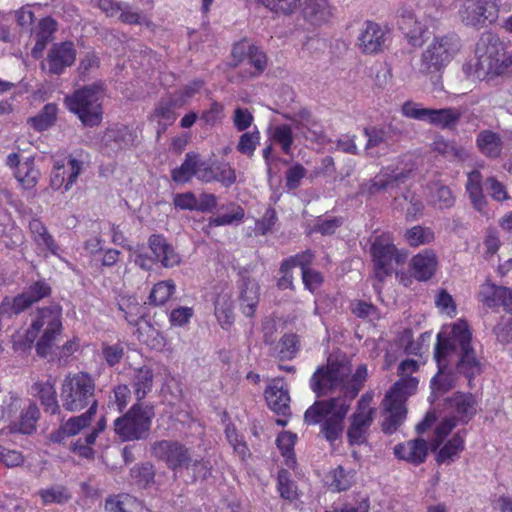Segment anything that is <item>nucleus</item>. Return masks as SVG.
<instances>
[{"mask_svg":"<svg viewBox=\"0 0 512 512\" xmlns=\"http://www.w3.org/2000/svg\"><path fill=\"white\" fill-rule=\"evenodd\" d=\"M299 338L296 334L289 333L282 336L279 342L278 356L281 360L293 359L299 351Z\"/></svg>","mask_w":512,"mask_h":512,"instance_id":"nucleus-49","label":"nucleus"},{"mask_svg":"<svg viewBox=\"0 0 512 512\" xmlns=\"http://www.w3.org/2000/svg\"><path fill=\"white\" fill-rule=\"evenodd\" d=\"M483 176L479 170H473L467 174L465 184L466 192L475 210L483 215L488 214V201L483 194Z\"/></svg>","mask_w":512,"mask_h":512,"instance_id":"nucleus-24","label":"nucleus"},{"mask_svg":"<svg viewBox=\"0 0 512 512\" xmlns=\"http://www.w3.org/2000/svg\"><path fill=\"white\" fill-rule=\"evenodd\" d=\"M148 245L155 260L160 262L163 267L172 268L180 264L179 254L162 235H151L148 239Z\"/></svg>","mask_w":512,"mask_h":512,"instance_id":"nucleus-23","label":"nucleus"},{"mask_svg":"<svg viewBox=\"0 0 512 512\" xmlns=\"http://www.w3.org/2000/svg\"><path fill=\"white\" fill-rule=\"evenodd\" d=\"M366 365H359L352 374L348 362L328 361L326 366L318 367L310 379V388L317 397L339 392L346 399H353L363 387L367 378Z\"/></svg>","mask_w":512,"mask_h":512,"instance_id":"nucleus-2","label":"nucleus"},{"mask_svg":"<svg viewBox=\"0 0 512 512\" xmlns=\"http://www.w3.org/2000/svg\"><path fill=\"white\" fill-rule=\"evenodd\" d=\"M367 137L365 152L368 156H374L373 150L381 145H388L391 140V128L366 127L363 130Z\"/></svg>","mask_w":512,"mask_h":512,"instance_id":"nucleus-36","label":"nucleus"},{"mask_svg":"<svg viewBox=\"0 0 512 512\" xmlns=\"http://www.w3.org/2000/svg\"><path fill=\"white\" fill-rule=\"evenodd\" d=\"M131 475L135 479L136 483L141 487H146L154 480L153 467L150 464H143L135 466L131 470Z\"/></svg>","mask_w":512,"mask_h":512,"instance_id":"nucleus-57","label":"nucleus"},{"mask_svg":"<svg viewBox=\"0 0 512 512\" xmlns=\"http://www.w3.org/2000/svg\"><path fill=\"white\" fill-rule=\"evenodd\" d=\"M75 59L76 49L74 43L65 41L56 43L50 48L41 66L49 74L60 75L67 67L73 65Z\"/></svg>","mask_w":512,"mask_h":512,"instance_id":"nucleus-18","label":"nucleus"},{"mask_svg":"<svg viewBox=\"0 0 512 512\" xmlns=\"http://www.w3.org/2000/svg\"><path fill=\"white\" fill-rule=\"evenodd\" d=\"M284 118L291 121L294 129L306 140L317 143L324 140V128L309 110L301 109L293 115L285 114Z\"/></svg>","mask_w":512,"mask_h":512,"instance_id":"nucleus-20","label":"nucleus"},{"mask_svg":"<svg viewBox=\"0 0 512 512\" xmlns=\"http://www.w3.org/2000/svg\"><path fill=\"white\" fill-rule=\"evenodd\" d=\"M372 397L361 396L354 413L350 416L347 439L350 445L367 442L368 430L374 421L376 410L371 406Z\"/></svg>","mask_w":512,"mask_h":512,"instance_id":"nucleus-14","label":"nucleus"},{"mask_svg":"<svg viewBox=\"0 0 512 512\" xmlns=\"http://www.w3.org/2000/svg\"><path fill=\"white\" fill-rule=\"evenodd\" d=\"M39 409L35 404H30L21 416L20 430L23 433H31L39 418Z\"/></svg>","mask_w":512,"mask_h":512,"instance_id":"nucleus-58","label":"nucleus"},{"mask_svg":"<svg viewBox=\"0 0 512 512\" xmlns=\"http://www.w3.org/2000/svg\"><path fill=\"white\" fill-rule=\"evenodd\" d=\"M314 258V254L311 250H306L302 253H299L295 256H292L286 260H284V268L286 267H296L299 266L302 269V272L304 270L310 269L308 266L311 264L312 260Z\"/></svg>","mask_w":512,"mask_h":512,"instance_id":"nucleus-63","label":"nucleus"},{"mask_svg":"<svg viewBox=\"0 0 512 512\" xmlns=\"http://www.w3.org/2000/svg\"><path fill=\"white\" fill-rule=\"evenodd\" d=\"M14 175L25 189H32L38 183L40 172L34 167V159L28 158L15 170Z\"/></svg>","mask_w":512,"mask_h":512,"instance_id":"nucleus-42","label":"nucleus"},{"mask_svg":"<svg viewBox=\"0 0 512 512\" xmlns=\"http://www.w3.org/2000/svg\"><path fill=\"white\" fill-rule=\"evenodd\" d=\"M485 188L488 194L496 201L501 202L509 198L505 185L493 176L486 179Z\"/></svg>","mask_w":512,"mask_h":512,"instance_id":"nucleus-60","label":"nucleus"},{"mask_svg":"<svg viewBox=\"0 0 512 512\" xmlns=\"http://www.w3.org/2000/svg\"><path fill=\"white\" fill-rule=\"evenodd\" d=\"M503 286H497L493 283H484L479 291L480 301L489 308L500 306V298L502 297Z\"/></svg>","mask_w":512,"mask_h":512,"instance_id":"nucleus-47","label":"nucleus"},{"mask_svg":"<svg viewBox=\"0 0 512 512\" xmlns=\"http://www.w3.org/2000/svg\"><path fill=\"white\" fill-rule=\"evenodd\" d=\"M456 426V419L454 417L443 419L435 429V438L432 440L430 447L432 451L439 448L446 436Z\"/></svg>","mask_w":512,"mask_h":512,"instance_id":"nucleus-54","label":"nucleus"},{"mask_svg":"<svg viewBox=\"0 0 512 512\" xmlns=\"http://www.w3.org/2000/svg\"><path fill=\"white\" fill-rule=\"evenodd\" d=\"M476 144L479 151L488 158H498L503 149L501 136L491 130H482L477 134Z\"/></svg>","mask_w":512,"mask_h":512,"instance_id":"nucleus-33","label":"nucleus"},{"mask_svg":"<svg viewBox=\"0 0 512 512\" xmlns=\"http://www.w3.org/2000/svg\"><path fill=\"white\" fill-rule=\"evenodd\" d=\"M154 382L153 369L148 365H142L133 369L131 386L137 402L142 400L151 392Z\"/></svg>","mask_w":512,"mask_h":512,"instance_id":"nucleus-29","label":"nucleus"},{"mask_svg":"<svg viewBox=\"0 0 512 512\" xmlns=\"http://www.w3.org/2000/svg\"><path fill=\"white\" fill-rule=\"evenodd\" d=\"M405 237L410 246L418 247L432 242L434 240V232L430 228L414 226L407 230Z\"/></svg>","mask_w":512,"mask_h":512,"instance_id":"nucleus-50","label":"nucleus"},{"mask_svg":"<svg viewBox=\"0 0 512 512\" xmlns=\"http://www.w3.org/2000/svg\"><path fill=\"white\" fill-rule=\"evenodd\" d=\"M370 251L374 264V275L379 282L384 281L395 271V265H401L407 259V254L398 251L387 235L376 237Z\"/></svg>","mask_w":512,"mask_h":512,"instance_id":"nucleus-12","label":"nucleus"},{"mask_svg":"<svg viewBox=\"0 0 512 512\" xmlns=\"http://www.w3.org/2000/svg\"><path fill=\"white\" fill-rule=\"evenodd\" d=\"M265 399L268 406L277 414H289L290 396L283 382L273 381L265 390Z\"/></svg>","mask_w":512,"mask_h":512,"instance_id":"nucleus-25","label":"nucleus"},{"mask_svg":"<svg viewBox=\"0 0 512 512\" xmlns=\"http://www.w3.org/2000/svg\"><path fill=\"white\" fill-rule=\"evenodd\" d=\"M461 49V40L455 33L435 36L422 51L417 63V72L433 78L440 74Z\"/></svg>","mask_w":512,"mask_h":512,"instance_id":"nucleus-6","label":"nucleus"},{"mask_svg":"<svg viewBox=\"0 0 512 512\" xmlns=\"http://www.w3.org/2000/svg\"><path fill=\"white\" fill-rule=\"evenodd\" d=\"M419 368L418 362L413 359L402 361L398 367L400 379L386 393L383 401L382 430L386 434L394 433L404 422L407 415L405 402L414 394L418 380L411 375Z\"/></svg>","mask_w":512,"mask_h":512,"instance_id":"nucleus-3","label":"nucleus"},{"mask_svg":"<svg viewBox=\"0 0 512 512\" xmlns=\"http://www.w3.org/2000/svg\"><path fill=\"white\" fill-rule=\"evenodd\" d=\"M436 267V256L430 251L419 253L411 260L412 274L419 281L430 279L434 275Z\"/></svg>","mask_w":512,"mask_h":512,"instance_id":"nucleus-31","label":"nucleus"},{"mask_svg":"<svg viewBox=\"0 0 512 512\" xmlns=\"http://www.w3.org/2000/svg\"><path fill=\"white\" fill-rule=\"evenodd\" d=\"M293 128V124H279L270 130L271 140L279 145L282 152L286 155L292 154V148L295 140Z\"/></svg>","mask_w":512,"mask_h":512,"instance_id":"nucleus-35","label":"nucleus"},{"mask_svg":"<svg viewBox=\"0 0 512 512\" xmlns=\"http://www.w3.org/2000/svg\"><path fill=\"white\" fill-rule=\"evenodd\" d=\"M62 309L53 304L37 310L29 329L26 331L25 340L30 347L35 340L37 354L41 357L48 356L62 331Z\"/></svg>","mask_w":512,"mask_h":512,"instance_id":"nucleus-5","label":"nucleus"},{"mask_svg":"<svg viewBox=\"0 0 512 512\" xmlns=\"http://www.w3.org/2000/svg\"><path fill=\"white\" fill-rule=\"evenodd\" d=\"M50 293L51 288L46 282L37 281L15 297L6 296L0 303V312L8 318L18 315Z\"/></svg>","mask_w":512,"mask_h":512,"instance_id":"nucleus-15","label":"nucleus"},{"mask_svg":"<svg viewBox=\"0 0 512 512\" xmlns=\"http://www.w3.org/2000/svg\"><path fill=\"white\" fill-rule=\"evenodd\" d=\"M359 48L367 54L377 53L385 42V33L381 27L373 22H367L358 37Z\"/></svg>","mask_w":512,"mask_h":512,"instance_id":"nucleus-27","label":"nucleus"},{"mask_svg":"<svg viewBox=\"0 0 512 512\" xmlns=\"http://www.w3.org/2000/svg\"><path fill=\"white\" fill-rule=\"evenodd\" d=\"M464 449V437L456 433L438 452L436 460L438 463L453 461Z\"/></svg>","mask_w":512,"mask_h":512,"instance_id":"nucleus-45","label":"nucleus"},{"mask_svg":"<svg viewBox=\"0 0 512 512\" xmlns=\"http://www.w3.org/2000/svg\"><path fill=\"white\" fill-rule=\"evenodd\" d=\"M151 449L153 455L165 462L167 467L174 472L192 466L195 472H200L203 469V476L205 477L209 469L206 462L202 459H194L191 455V449L178 441H157Z\"/></svg>","mask_w":512,"mask_h":512,"instance_id":"nucleus-11","label":"nucleus"},{"mask_svg":"<svg viewBox=\"0 0 512 512\" xmlns=\"http://www.w3.org/2000/svg\"><path fill=\"white\" fill-rule=\"evenodd\" d=\"M472 334L465 321L456 322L446 335H437L435 359L438 373L431 380L432 393L438 397L455 386L456 376L449 368L455 362L458 373L471 379L482 372V364L471 345Z\"/></svg>","mask_w":512,"mask_h":512,"instance_id":"nucleus-1","label":"nucleus"},{"mask_svg":"<svg viewBox=\"0 0 512 512\" xmlns=\"http://www.w3.org/2000/svg\"><path fill=\"white\" fill-rule=\"evenodd\" d=\"M57 106L53 103L46 104L34 117H30L27 123L36 131L42 132L51 127L56 121Z\"/></svg>","mask_w":512,"mask_h":512,"instance_id":"nucleus-41","label":"nucleus"},{"mask_svg":"<svg viewBox=\"0 0 512 512\" xmlns=\"http://www.w3.org/2000/svg\"><path fill=\"white\" fill-rule=\"evenodd\" d=\"M103 91L100 86H85L67 96L65 102L69 110L76 115L84 125L97 126L102 120L101 101Z\"/></svg>","mask_w":512,"mask_h":512,"instance_id":"nucleus-10","label":"nucleus"},{"mask_svg":"<svg viewBox=\"0 0 512 512\" xmlns=\"http://www.w3.org/2000/svg\"><path fill=\"white\" fill-rule=\"evenodd\" d=\"M458 16L465 26L484 27L496 17L495 0H461Z\"/></svg>","mask_w":512,"mask_h":512,"instance_id":"nucleus-16","label":"nucleus"},{"mask_svg":"<svg viewBox=\"0 0 512 512\" xmlns=\"http://www.w3.org/2000/svg\"><path fill=\"white\" fill-rule=\"evenodd\" d=\"M197 153L189 152L185 155L182 164L171 171V178L176 183H188L196 176Z\"/></svg>","mask_w":512,"mask_h":512,"instance_id":"nucleus-40","label":"nucleus"},{"mask_svg":"<svg viewBox=\"0 0 512 512\" xmlns=\"http://www.w3.org/2000/svg\"><path fill=\"white\" fill-rule=\"evenodd\" d=\"M154 407L136 402L122 416L114 420V432L122 441H139L149 436Z\"/></svg>","mask_w":512,"mask_h":512,"instance_id":"nucleus-9","label":"nucleus"},{"mask_svg":"<svg viewBox=\"0 0 512 512\" xmlns=\"http://www.w3.org/2000/svg\"><path fill=\"white\" fill-rule=\"evenodd\" d=\"M435 18L426 15L421 10L418 13L409 9H403L400 14V28L406 35L408 42L414 47H420L428 30V24H432Z\"/></svg>","mask_w":512,"mask_h":512,"instance_id":"nucleus-17","label":"nucleus"},{"mask_svg":"<svg viewBox=\"0 0 512 512\" xmlns=\"http://www.w3.org/2000/svg\"><path fill=\"white\" fill-rule=\"evenodd\" d=\"M394 452L398 458L418 465L425 461L428 454V445L423 439L409 440L396 445Z\"/></svg>","mask_w":512,"mask_h":512,"instance_id":"nucleus-28","label":"nucleus"},{"mask_svg":"<svg viewBox=\"0 0 512 512\" xmlns=\"http://www.w3.org/2000/svg\"><path fill=\"white\" fill-rule=\"evenodd\" d=\"M402 113L408 118L428 121L442 129L454 128L462 117V112L458 108L429 109L411 101L403 104Z\"/></svg>","mask_w":512,"mask_h":512,"instance_id":"nucleus-13","label":"nucleus"},{"mask_svg":"<svg viewBox=\"0 0 512 512\" xmlns=\"http://www.w3.org/2000/svg\"><path fill=\"white\" fill-rule=\"evenodd\" d=\"M410 172V170L397 173L381 171L371 180L361 183L359 185L358 194L371 197L381 191L397 187L400 183H403L404 180L409 177Z\"/></svg>","mask_w":512,"mask_h":512,"instance_id":"nucleus-21","label":"nucleus"},{"mask_svg":"<svg viewBox=\"0 0 512 512\" xmlns=\"http://www.w3.org/2000/svg\"><path fill=\"white\" fill-rule=\"evenodd\" d=\"M477 69L484 74L503 75L512 67V52L505 51L504 43L491 32L481 35L476 44Z\"/></svg>","mask_w":512,"mask_h":512,"instance_id":"nucleus-7","label":"nucleus"},{"mask_svg":"<svg viewBox=\"0 0 512 512\" xmlns=\"http://www.w3.org/2000/svg\"><path fill=\"white\" fill-rule=\"evenodd\" d=\"M176 290L172 280H164L156 283L149 295V304L160 306L165 304Z\"/></svg>","mask_w":512,"mask_h":512,"instance_id":"nucleus-44","label":"nucleus"},{"mask_svg":"<svg viewBox=\"0 0 512 512\" xmlns=\"http://www.w3.org/2000/svg\"><path fill=\"white\" fill-rule=\"evenodd\" d=\"M215 181L220 182L223 186L229 187L236 182L235 169L229 163H218L215 166Z\"/></svg>","mask_w":512,"mask_h":512,"instance_id":"nucleus-56","label":"nucleus"},{"mask_svg":"<svg viewBox=\"0 0 512 512\" xmlns=\"http://www.w3.org/2000/svg\"><path fill=\"white\" fill-rule=\"evenodd\" d=\"M331 478L330 486L335 491H345L349 489L354 482V472L352 470L346 471L342 466H338L332 471Z\"/></svg>","mask_w":512,"mask_h":512,"instance_id":"nucleus-51","label":"nucleus"},{"mask_svg":"<svg viewBox=\"0 0 512 512\" xmlns=\"http://www.w3.org/2000/svg\"><path fill=\"white\" fill-rule=\"evenodd\" d=\"M259 285L249 277H243L240 284V303L245 316L252 317L255 314L259 302Z\"/></svg>","mask_w":512,"mask_h":512,"instance_id":"nucleus-30","label":"nucleus"},{"mask_svg":"<svg viewBox=\"0 0 512 512\" xmlns=\"http://www.w3.org/2000/svg\"><path fill=\"white\" fill-rule=\"evenodd\" d=\"M42 503L44 505L49 504H63L70 499V494L67 489L61 485H54L46 489H41L38 492Z\"/></svg>","mask_w":512,"mask_h":512,"instance_id":"nucleus-46","label":"nucleus"},{"mask_svg":"<svg viewBox=\"0 0 512 512\" xmlns=\"http://www.w3.org/2000/svg\"><path fill=\"white\" fill-rule=\"evenodd\" d=\"M57 30V23L52 18H44L39 22L35 34L36 43L32 49V55L38 57L46 45L51 41L53 33Z\"/></svg>","mask_w":512,"mask_h":512,"instance_id":"nucleus-38","label":"nucleus"},{"mask_svg":"<svg viewBox=\"0 0 512 512\" xmlns=\"http://www.w3.org/2000/svg\"><path fill=\"white\" fill-rule=\"evenodd\" d=\"M258 4L263 5L274 12L290 13L296 6L298 0H255Z\"/></svg>","mask_w":512,"mask_h":512,"instance_id":"nucleus-61","label":"nucleus"},{"mask_svg":"<svg viewBox=\"0 0 512 512\" xmlns=\"http://www.w3.org/2000/svg\"><path fill=\"white\" fill-rule=\"evenodd\" d=\"M183 102H179L174 98H166L159 101L151 114L150 119L158 124L157 135L163 133L166 128L173 124L176 119L175 109L180 107Z\"/></svg>","mask_w":512,"mask_h":512,"instance_id":"nucleus-26","label":"nucleus"},{"mask_svg":"<svg viewBox=\"0 0 512 512\" xmlns=\"http://www.w3.org/2000/svg\"><path fill=\"white\" fill-rule=\"evenodd\" d=\"M452 406L455 408L460 420L467 423L476 413V401L472 394H456L451 399Z\"/></svg>","mask_w":512,"mask_h":512,"instance_id":"nucleus-43","label":"nucleus"},{"mask_svg":"<svg viewBox=\"0 0 512 512\" xmlns=\"http://www.w3.org/2000/svg\"><path fill=\"white\" fill-rule=\"evenodd\" d=\"M93 414L89 411L86 413L71 417L65 422L58 431L51 434V440L53 442H62L65 437H70L78 434L83 428L89 425Z\"/></svg>","mask_w":512,"mask_h":512,"instance_id":"nucleus-34","label":"nucleus"},{"mask_svg":"<svg viewBox=\"0 0 512 512\" xmlns=\"http://www.w3.org/2000/svg\"><path fill=\"white\" fill-rule=\"evenodd\" d=\"M196 177L204 183H211L215 181V166L204 161L201 156H197Z\"/></svg>","mask_w":512,"mask_h":512,"instance_id":"nucleus-62","label":"nucleus"},{"mask_svg":"<svg viewBox=\"0 0 512 512\" xmlns=\"http://www.w3.org/2000/svg\"><path fill=\"white\" fill-rule=\"evenodd\" d=\"M29 226L37 244L44 246L52 253H56L57 245L53 237L48 233L46 227L38 220L31 221Z\"/></svg>","mask_w":512,"mask_h":512,"instance_id":"nucleus-48","label":"nucleus"},{"mask_svg":"<svg viewBox=\"0 0 512 512\" xmlns=\"http://www.w3.org/2000/svg\"><path fill=\"white\" fill-rule=\"evenodd\" d=\"M278 490L284 499L293 500L296 497V486L287 470H280L278 473Z\"/></svg>","mask_w":512,"mask_h":512,"instance_id":"nucleus-55","label":"nucleus"},{"mask_svg":"<svg viewBox=\"0 0 512 512\" xmlns=\"http://www.w3.org/2000/svg\"><path fill=\"white\" fill-rule=\"evenodd\" d=\"M259 140L260 133L257 130L243 133L237 144V151L251 157L259 144Z\"/></svg>","mask_w":512,"mask_h":512,"instance_id":"nucleus-53","label":"nucleus"},{"mask_svg":"<svg viewBox=\"0 0 512 512\" xmlns=\"http://www.w3.org/2000/svg\"><path fill=\"white\" fill-rule=\"evenodd\" d=\"M304 14L314 23H323L332 16L331 8L326 0H306Z\"/></svg>","mask_w":512,"mask_h":512,"instance_id":"nucleus-39","label":"nucleus"},{"mask_svg":"<svg viewBox=\"0 0 512 512\" xmlns=\"http://www.w3.org/2000/svg\"><path fill=\"white\" fill-rule=\"evenodd\" d=\"M61 401L65 410L75 412L89 406L90 414L96 413L94 379L84 372L67 376L62 384Z\"/></svg>","mask_w":512,"mask_h":512,"instance_id":"nucleus-8","label":"nucleus"},{"mask_svg":"<svg viewBox=\"0 0 512 512\" xmlns=\"http://www.w3.org/2000/svg\"><path fill=\"white\" fill-rule=\"evenodd\" d=\"M35 394L40 398L41 403L45 406L46 411L55 414L59 410L56 398V390L54 383L50 380L45 382H37L32 386Z\"/></svg>","mask_w":512,"mask_h":512,"instance_id":"nucleus-37","label":"nucleus"},{"mask_svg":"<svg viewBox=\"0 0 512 512\" xmlns=\"http://www.w3.org/2000/svg\"><path fill=\"white\" fill-rule=\"evenodd\" d=\"M82 167V162L71 156L56 160L50 175V187L58 190L64 186L65 191H69L80 175Z\"/></svg>","mask_w":512,"mask_h":512,"instance_id":"nucleus-19","label":"nucleus"},{"mask_svg":"<svg viewBox=\"0 0 512 512\" xmlns=\"http://www.w3.org/2000/svg\"><path fill=\"white\" fill-rule=\"evenodd\" d=\"M350 408V403L341 397L314 402L304 414L308 425L321 423V433L329 442H334L343 434V421Z\"/></svg>","mask_w":512,"mask_h":512,"instance_id":"nucleus-4","label":"nucleus"},{"mask_svg":"<svg viewBox=\"0 0 512 512\" xmlns=\"http://www.w3.org/2000/svg\"><path fill=\"white\" fill-rule=\"evenodd\" d=\"M432 204L439 209H447L454 205L455 198L449 187L435 185L431 195Z\"/></svg>","mask_w":512,"mask_h":512,"instance_id":"nucleus-52","label":"nucleus"},{"mask_svg":"<svg viewBox=\"0 0 512 512\" xmlns=\"http://www.w3.org/2000/svg\"><path fill=\"white\" fill-rule=\"evenodd\" d=\"M232 56L237 60L235 65L247 58L249 64L255 68L253 76L261 74L266 69V54L247 40H242L234 45Z\"/></svg>","mask_w":512,"mask_h":512,"instance_id":"nucleus-22","label":"nucleus"},{"mask_svg":"<svg viewBox=\"0 0 512 512\" xmlns=\"http://www.w3.org/2000/svg\"><path fill=\"white\" fill-rule=\"evenodd\" d=\"M433 152L443 156L449 161H464L468 158L467 150L455 141L437 136L431 144Z\"/></svg>","mask_w":512,"mask_h":512,"instance_id":"nucleus-32","label":"nucleus"},{"mask_svg":"<svg viewBox=\"0 0 512 512\" xmlns=\"http://www.w3.org/2000/svg\"><path fill=\"white\" fill-rule=\"evenodd\" d=\"M307 170L303 165L296 163L286 171V187L295 190L300 186L301 180L306 176Z\"/></svg>","mask_w":512,"mask_h":512,"instance_id":"nucleus-59","label":"nucleus"},{"mask_svg":"<svg viewBox=\"0 0 512 512\" xmlns=\"http://www.w3.org/2000/svg\"><path fill=\"white\" fill-rule=\"evenodd\" d=\"M225 433L227 440L233 447L235 453H237L241 459H244L248 453V448L246 444L242 441L240 436L237 434L235 428L228 426L225 430Z\"/></svg>","mask_w":512,"mask_h":512,"instance_id":"nucleus-64","label":"nucleus"}]
</instances>
